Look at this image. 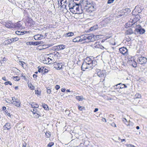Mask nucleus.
<instances>
[{"mask_svg":"<svg viewBox=\"0 0 147 147\" xmlns=\"http://www.w3.org/2000/svg\"><path fill=\"white\" fill-rule=\"evenodd\" d=\"M125 33L127 34H131L133 33V32L132 29L131 28H129L127 30Z\"/></svg>","mask_w":147,"mask_h":147,"instance_id":"nucleus-19","label":"nucleus"},{"mask_svg":"<svg viewBox=\"0 0 147 147\" xmlns=\"http://www.w3.org/2000/svg\"><path fill=\"white\" fill-rule=\"evenodd\" d=\"M26 143L25 142H24L22 143V147H26Z\"/></svg>","mask_w":147,"mask_h":147,"instance_id":"nucleus-54","label":"nucleus"},{"mask_svg":"<svg viewBox=\"0 0 147 147\" xmlns=\"http://www.w3.org/2000/svg\"><path fill=\"white\" fill-rule=\"evenodd\" d=\"M99 42H96L94 44V47L96 48H99Z\"/></svg>","mask_w":147,"mask_h":147,"instance_id":"nucleus-32","label":"nucleus"},{"mask_svg":"<svg viewBox=\"0 0 147 147\" xmlns=\"http://www.w3.org/2000/svg\"><path fill=\"white\" fill-rule=\"evenodd\" d=\"M76 98L77 100L80 101H82L84 99L82 96H78L76 97Z\"/></svg>","mask_w":147,"mask_h":147,"instance_id":"nucleus-22","label":"nucleus"},{"mask_svg":"<svg viewBox=\"0 0 147 147\" xmlns=\"http://www.w3.org/2000/svg\"><path fill=\"white\" fill-rule=\"evenodd\" d=\"M16 69V70H15V71H16L17 73L19 74L20 72V71L18 69Z\"/></svg>","mask_w":147,"mask_h":147,"instance_id":"nucleus-57","label":"nucleus"},{"mask_svg":"<svg viewBox=\"0 0 147 147\" xmlns=\"http://www.w3.org/2000/svg\"><path fill=\"white\" fill-rule=\"evenodd\" d=\"M13 80L16 81H18L20 80V79L19 78L18 79V77L16 76L15 77H13Z\"/></svg>","mask_w":147,"mask_h":147,"instance_id":"nucleus-43","label":"nucleus"},{"mask_svg":"<svg viewBox=\"0 0 147 147\" xmlns=\"http://www.w3.org/2000/svg\"><path fill=\"white\" fill-rule=\"evenodd\" d=\"M45 135L47 138L49 137L50 136V135L49 134V133H46Z\"/></svg>","mask_w":147,"mask_h":147,"instance_id":"nucleus-55","label":"nucleus"},{"mask_svg":"<svg viewBox=\"0 0 147 147\" xmlns=\"http://www.w3.org/2000/svg\"><path fill=\"white\" fill-rule=\"evenodd\" d=\"M102 121H105V122H107L105 118H103L102 119Z\"/></svg>","mask_w":147,"mask_h":147,"instance_id":"nucleus-63","label":"nucleus"},{"mask_svg":"<svg viewBox=\"0 0 147 147\" xmlns=\"http://www.w3.org/2000/svg\"><path fill=\"white\" fill-rule=\"evenodd\" d=\"M78 108L81 111H82L83 110V108L82 107L80 106H78Z\"/></svg>","mask_w":147,"mask_h":147,"instance_id":"nucleus-49","label":"nucleus"},{"mask_svg":"<svg viewBox=\"0 0 147 147\" xmlns=\"http://www.w3.org/2000/svg\"><path fill=\"white\" fill-rule=\"evenodd\" d=\"M55 88L56 90H58L60 88V86L58 85H56L55 86Z\"/></svg>","mask_w":147,"mask_h":147,"instance_id":"nucleus-50","label":"nucleus"},{"mask_svg":"<svg viewBox=\"0 0 147 147\" xmlns=\"http://www.w3.org/2000/svg\"><path fill=\"white\" fill-rule=\"evenodd\" d=\"M2 80H4V81H6V78L5 76L3 77L2 78Z\"/></svg>","mask_w":147,"mask_h":147,"instance_id":"nucleus-61","label":"nucleus"},{"mask_svg":"<svg viewBox=\"0 0 147 147\" xmlns=\"http://www.w3.org/2000/svg\"><path fill=\"white\" fill-rule=\"evenodd\" d=\"M3 127L4 129H7L8 130L10 129L11 128L10 123H6L3 126Z\"/></svg>","mask_w":147,"mask_h":147,"instance_id":"nucleus-15","label":"nucleus"},{"mask_svg":"<svg viewBox=\"0 0 147 147\" xmlns=\"http://www.w3.org/2000/svg\"><path fill=\"white\" fill-rule=\"evenodd\" d=\"M72 7L73 8H71V9H70L71 12H73V10L74 11V12H75L76 11H75V10H74V9H75L76 10V12L78 11H79V8L78 7H77L76 6L74 5Z\"/></svg>","mask_w":147,"mask_h":147,"instance_id":"nucleus-14","label":"nucleus"},{"mask_svg":"<svg viewBox=\"0 0 147 147\" xmlns=\"http://www.w3.org/2000/svg\"><path fill=\"white\" fill-rule=\"evenodd\" d=\"M88 42L93 41L95 40L94 36L92 34H88Z\"/></svg>","mask_w":147,"mask_h":147,"instance_id":"nucleus-11","label":"nucleus"},{"mask_svg":"<svg viewBox=\"0 0 147 147\" xmlns=\"http://www.w3.org/2000/svg\"><path fill=\"white\" fill-rule=\"evenodd\" d=\"M4 25L6 27L10 28H12L14 26L12 22L10 21H8L6 22Z\"/></svg>","mask_w":147,"mask_h":147,"instance_id":"nucleus-7","label":"nucleus"},{"mask_svg":"<svg viewBox=\"0 0 147 147\" xmlns=\"http://www.w3.org/2000/svg\"><path fill=\"white\" fill-rule=\"evenodd\" d=\"M97 62L93 60L89 57L86 58L81 66L82 69L85 71L86 69H91L96 65Z\"/></svg>","mask_w":147,"mask_h":147,"instance_id":"nucleus-1","label":"nucleus"},{"mask_svg":"<svg viewBox=\"0 0 147 147\" xmlns=\"http://www.w3.org/2000/svg\"><path fill=\"white\" fill-rule=\"evenodd\" d=\"M54 145V143L51 142L49 143L47 145V147H51L53 145Z\"/></svg>","mask_w":147,"mask_h":147,"instance_id":"nucleus-39","label":"nucleus"},{"mask_svg":"<svg viewBox=\"0 0 147 147\" xmlns=\"http://www.w3.org/2000/svg\"><path fill=\"white\" fill-rule=\"evenodd\" d=\"M6 109V107H5L4 106L2 108V110L3 111H5V110Z\"/></svg>","mask_w":147,"mask_h":147,"instance_id":"nucleus-62","label":"nucleus"},{"mask_svg":"<svg viewBox=\"0 0 147 147\" xmlns=\"http://www.w3.org/2000/svg\"><path fill=\"white\" fill-rule=\"evenodd\" d=\"M33 43L34 42H27L26 44L27 45H34Z\"/></svg>","mask_w":147,"mask_h":147,"instance_id":"nucleus-41","label":"nucleus"},{"mask_svg":"<svg viewBox=\"0 0 147 147\" xmlns=\"http://www.w3.org/2000/svg\"><path fill=\"white\" fill-rule=\"evenodd\" d=\"M115 0H108L107 2L108 4H110L113 3Z\"/></svg>","mask_w":147,"mask_h":147,"instance_id":"nucleus-47","label":"nucleus"},{"mask_svg":"<svg viewBox=\"0 0 147 147\" xmlns=\"http://www.w3.org/2000/svg\"><path fill=\"white\" fill-rule=\"evenodd\" d=\"M105 21V22H107V24H108V23H109L110 22V20L109 19H107L106 20H104Z\"/></svg>","mask_w":147,"mask_h":147,"instance_id":"nucleus-52","label":"nucleus"},{"mask_svg":"<svg viewBox=\"0 0 147 147\" xmlns=\"http://www.w3.org/2000/svg\"><path fill=\"white\" fill-rule=\"evenodd\" d=\"M22 23L20 21L17 22L16 23L14 26L15 28H20L22 26Z\"/></svg>","mask_w":147,"mask_h":147,"instance_id":"nucleus-16","label":"nucleus"},{"mask_svg":"<svg viewBox=\"0 0 147 147\" xmlns=\"http://www.w3.org/2000/svg\"><path fill=\"white\" fill-rule=\"evenodd\" d=\"M42 106L44 109L46 110H48L49 109L48 105L46 104H43L42 105Z\"/></svg>","mask_w":147,"mask_h":147,"instance_id":"nucleus-30","label":"nucleus"},{"mask_svg":"<svg viewBox=\"0 0 147 147\" xmlns=\"http://www.w3.org/2000/svg\"><path fill=\"white\" fill-rule=\"evenodd\" d=\"M135 9H136L138 11V13H140L142 11L143 9L141 8L139 6H136Z\"/></svg>","mask_w":147,"mask_h":147,"instance_id":"nucleus-18","label":"nucleus"},{"mask_svg":"<svg viewBox=\"0 0 147 147\" xmlns=\"http://www.w3.org/2000/svg\"><path fill=\"white\" fill-rule=\"evenodd\" d=\"M85 6L88 12H91L94 10V7L92 5L90 6L85 5Z\"/></svg>","mask_w":147,"mask_h":147,"instance_id":"nucleus-6","label":"nucleus"},{"mask_svg":"<svg viewBox=\"0 0 147 147\" xmlns=\"http://www.w3.org/2000/svg\"><path fill=\"white\" fill-rule=\"evenodd\" d=\"M5 112L6 115L10 117H11V115L8 112L7 110L5 111Z\"/></svg>","mask_w":147,"mask_h":147,"instance_id":"nucleus-36","label":"nucleus"},{"mask_svg":"<svg viewBox=\"0 0 147 147\" xmlns=\"http://www.w3.org/2000/svg\"><path fill=\"white\" fill-rule=\"evenodd\" d=\"M98 28V26L97 25L93 27H91L90 28V30L91 31H92L96 30L97 28Z\"/></svg>","mask_w":147,"mask_h":147,"instance_id":"nucleus-28","label":"nucleus"},{"mask_svg":"<svg viewBox=\"0 0 147 147\" xmlns=\"http://www.w3.org/2000/svg\"><path fill=\"white\" fill-rule=\"evenodd\" d=\"M127 25H128V27H130L131 26L132 27H134L135 28V30L134 33L136 34H143L145 32V30L140 25H137L136 22L133 24H130L127 23Z\"/></svg>","mask_w":147,"mask_h":147,"instance_id":"nucleus-2","label":"nucleus"},{"mask_svg":"<svg viewBox=\"0 0 147 147\" xmlns=\"http://www.w3.org/2000/svg\"><path fill=\"white\" fill-rule=\"evenodd\" d=\"M16 33L18 35H20L23 34L24 32L17 30L16 31Z\"/></svg>","mask_w":147,"mask_h":147,"instance_id":"nucleus-29","label":"nucleus"},{"mask_svg":"<svg viewBox=\"0 0 147 147\" xmlns=\"http://www.w3.org/2000/svg\"><path fill=\"white\" fill-rule=\"evenodd\" d=\"M47 88V93L50 94L51 93V89L50 88Z\"/></svg>","mask_w":147,"mask_h":147,"instance_id":"nucleus-44","label":"nucleus"},{"mask_svg":"<svg viewBox=\"0 0 147 147\" xmlns=\"http://www.w3.org/2000/svg\"><path fill=\"white\" fill-rule=\"evenodd\" d=\"M116 86L117 88H115V89H121L123 88H127V86L124 84H123L122 83H119L117 84H116L115 86H114V87Z\"/></svg>","mask_w":147,"mask_h":147,"instance_id":"nucleus-9","label":"nucleus"},{"mask_svg":"<svg viewBox=\"0 0 147 147\" xmlns=\"http://www.w3.org/2000/svg\"><path fill=\"white\" fill-rule=\"evenodd\" d=\"M11 98H6L5 99V101L7 103H11V102L13 100V98L11 97Z\"/></svg>","mask_w":147,"mask_h":147,"instance_id":"nucleus-17","label":"nucleus"},{"mask_svg":"<svg viewBox=\"0 0 147 147\" xmlns=\"http://www.w3.org/2000/svg\"><path fill=\"white\" fill-rule=\"evenodd\" d=\"M41 44V42L39 41H36L34 42V45H40Z\"/></svg>","mask_w":147,"mask_h":147,"instance_id":"nucleus-35","label":"nucleus"},{"mask_svg":"<svg viewBox=\"0 0 147 147\" xmlns=\"http://www.w3.org/2000/svg\"><path fill=\"white\" fill-rule=\"evenodd\" d=\"M5 45H8L10 44L11 43V42L10 41V40L9 39H7L5 41Z\"/></svg>","mask_w":147,"mask_h":147,"instance_id":"nucleus-33","label":"nucleus"},{"mask_svg":"<svg viewBox=\"0 0 147 147\" xmlns=\"http://www.w3.org/2000/svg\"><path fill=\"white\" fill-rule=\"evenodd\" d=\"M141 97V95L139 93H137L135 95V97L136 98H140Z\"/></svg>","mask_w":147,"mask_h":147,"instance_id":"nucleus-34","label":"nucleus"},{"mask_svg":"<svg viewBox=\"0 0 147 147\" xmlns=\"http://www.w3.org/2000/svg\"><path fill=\"white\" fill-rule=\"evenodd\" d=\"M79 36L76 37V38H74L73 39V41L74 42H79Z\"/></svg>","mask_w":147,"mask_h":147,"instance_id":"nucleus-31","label":"nucleus"},{"mask_svg":"<svg viewBox=\"0 0 147 147\" xmlns=\"http://www.w3.org/2000/svg\"><path fill=\"white\" fill-rule=\"evenodd\" d=\"M35 110L34 109H33L32 111L33 114H36V113H35Z\"/></svg>","mask_w":147,"mask_h":147,"instance_id":"nucleus-60","label":"nucleus"},{"mask_svg":"<svg viewBox=\"0 0 147 147\" xmlns=\"http://www.w3.org/2000/svg\"><path fill=\"white\" fill-rule=\"evenodd\" d=\"M96 72H97V75L100 77L104 78L106 76L105 71H101L100 69H97Z\"/></svg>","mask_w":147,"mask_h":147,"instance_id":"nucleus-4","label":"nucleus"},{"mask_svg":"<svg viewBox=\"0 0 147 147\" xmlns=\"http://www.w3.org/2000/svg\"><path fill=\"white\" fill-rule=\"evenodd\" d=\"M84 36H83L82 38H81L79 36V42H81L83 40H85V39H84Z\"/></svg>","mask_w":147,"mask_h":147,"instance_id":"nucleus-40","label":"nucleus"},{"mask_svg":"<svg viewBox=\"0 0 147 147\" xmlns=\"http://www.w3.org/2000/svg\"><path fill=\"white\" fill-rule=\"evenodd\" d=\"M33 76L34 78H36L37 77V76L35 74H34Z\"/></svg>","mask_w":147,"mask_h":147,"instance_id":"nucleus-64","label":"nucleus"},{"mask_svg":"<svg viewBox=\"0 0 147 147\" xmlns=\"http://www.w3.org/2000/svg\"><path fill=\"white\" fill-rule=\"evenodd\" d=\"M74 33L73 32H69L66 33L65 34V37H68V36H71L74 35Z\"/></svg>","mask_w":147,"mask_h":147,"instance_id":"nucleus-24","label":"nucleus"},{"mask_svg":"<svg viewBox=\"0 0 147 147\" xmlns=\"http://www.w3.org/2000/svg\"><path fill=\"white\" fill-rule=\"evenodd\" d=\"M126 124L127 126H129V128L130 129H132L133 128L134 124L132 122H130L128 124L126 123Z\"/></svg>","mask_w":147,"mask_h":147,"instance_id":"nucleus-23","label":"nucleus"},{"mask_svg":"<svg viewBox=\"0 0 147 147\" xmlns=\"http://www.w3.org/2000/svg\"><path fill=\"white\" fill-rule=\"evenodd\" d=\"M38 72L40 73L41 72L42 74L43 71H44L43 69H44V67H42L40 68V67L38 66Z\"/></svg>","mask_w":147,"mask_h":147,"instance_id":"nucleus-26","label":"nucleus"},{"mask_svg":"<svg viewBox=\"0 0 147 147\" xmlns=\"http://www.w3.org/2000/svg\"><path fill=\"white\" fill-rule=\"evenodd\" d=\"M65 46L63 45H59L57 46V51L62 50L65 48Z\"/></svg>","mask_w":147,"mask_h":147,"instance_id":"nucleus-13","label":"nucleus"},{"mask_svg":"<svg viewBox=\"0 0 147 147\" xmlns=\"http://www.w3.org/2000/svg\"><path fill=\"white\" fill-rule=\"evenodd\" d=\"M54 67L57 69L59 70L62 68L61 63H56V64H54Z\"/></svg>","mask_w":147,"mask_h":147,"instance_id":"nucleus-12","label":"nucleus"},{"mask_svg":"<svg viewBox=\"0 0 147 147\" xmlns=\"http://www.w3.org/2000/svg\"><path fill=\"white\" fill-rule=\"evenodd\" d=\"M43 72H42V74H44L45 73H46L48 72V70L46 68H44L43 69Z\"/></svg>","mask_w":147,"mask_h":147,"instance_id":"nucleus-46","label":"nucleus"},{"mask_svg":"<svg viewBox=\"0 0 147 147\" xmlns=\"http://www.w3.org/2000/svg\"><path fill=\"white\" fill-rule=\"evenodd\" d=\"M137 61L139 64H143L146 63L147 62V59L145 57H141L138 58Z\"/></svg>","mask_w":147,"mask_h":147,"instance_id":"nucleus-3","label":"nucleus"},{"mask_svg":"<svg viewBox=\"0 0 147 147\" xmlns=\"http://www.w3.org/2000/svg\"><path fill=\"white\" fill-rule=\"evenodd\" d=\"M119 51L123 55L127 54V49L126 47H124L120 48Z\"/></svg>","mask_w":147,"mask_h":147,"instance_id":"nucleus-8","label":"nucleus"},{"mask_svg":"<svg viewBox=\"0 0 147 147\" xmlns=\"http://www.w3.org/2000/svg\"><path fill=\"white\" fill-rule=\"evenodd\" d=\"M68 6L69 7V9L70 10V9H71V8H73V6L72 5H71V4L70 2L69 3V4L68 5Z\"/></svg>","mask_w":147,"mask_h":147,"instance_id":"nucleus-51","label":"nucleus"},{"mask_svg":"<svg viewBox=\"0 0 147 147\" xmlns=\"http://www.w3.org/2000/svg\"><path fill=\"white\" fill-rule=\"evenodd\" d=\"M31 106L33 108H38L39 107L38 105L35 102L32 103Z\"/></svg>","mask_w":147,"mask_h":147,"instance_id":"nucleus-21","label":"nucleus"},{"mask_svg":"<svg viewBox=\"0 0 147 147\" xmlns=\"http://www.w3.org/2000/svg\"><path fill=\"white\" fill-rule=\"evenodd\" d=\"M111 125L112 126L114 127H116V125L114 123H111Z\"/></svg>","mask_w":147,"mask_h":147,"instance_id":"nucleus-48","label":"nucleus"},{"mask_svg":"<svg viewBox=\"0 0 147 147\" xmlns=\"http://www.w3.org/2000/svg\"><path fill=\"white\" fill-rule=\"evenodd\" d=\"M20 62L21 63V64H20V65H21L23 67V65H24V64L25 63L24 62H23V61H20Z\"/></svg>","mask_w":147,"mask_h":147,"instance_id":"nucleus-56","label":"nucleus"},{"mask_svg":"<svg viewBox=\"0 0 147 147\" xmlns=\"http://www.w3.org/2000/svg\"><path fill=\"white\" fill-rule=\"evenodd\" d=\"M35 113H36V114H37V115H39L40 116H41L40 113L36 109Z\"/></svg>","mask_w":147,"mask_h":147,"instance_id":"nucleus-42","label":"nucleus"},{"mask_svg":"<svg viewBox=\"0 0 147 147\" xmlns=\"http://www.w3.org/2000/svg\"><path fill=\"white\" fill-rule=\"evenodd\" d=\"M92 1L90 0H87L86 2V5L89 6L92 5Z\"/></svg>","mask_w":147,"mask_h":147,"instance_id":"nucleus-25","label":"nucleus"},{"mask_svg":"<svg viewBox=\"0 0 147 147\" xmlns=\"http://www.w3.org/2000/svg\"><path fill=\"white\" fill-rule=\"evenodd\" d=\"M52 59L49 57H44L43 60V63L44 64H50L52 63Z\"/></svg>","mask_w":147,"mask_h":147,"instance_id":"nucleus-5","label":"nucleus"},{"mask_svg":"<svg viewBox=\"0 0 147 147\" xmlns=\"http://www.w3.org/2000/svg\"><path fill=\"white\" fill-rule=\"evenodd\" d=\"M28 86L32 90H33L34 89V87L31 84H30L28 85Z\"/></svg>","mask_w":147,"mask_h":147,"instance_id":"nucleus-37","label":"nucleus"},{"mask_svg":"<svg viewBox=\"0 0 147 147\" xmlns=\"http://www.w3.org/2000/svg\"><path fill=\"white\" fill-rule=\"evenodd\" d=\"M11 103L13 104L16 107H19L20 106L21 102L20 100H13L11 102Z\"/></svg>","mask_w":147,"mask_h":147,"instance_id":"nucleus-10","label":"nucleus"},{"mask_svg":"<svg viewBox=\"0 0 147 147\" xmlns=\"http://www.w3.org/2000/svg\"><path fill=\"white\" fill-rule=\"evenodd\" d=\"M84 38L86 42H88L89 38H88V34H86L84 36Z\"/></svg>","mask_w":147,"mask_h":147,"instance_id":"nucleus-27","label":"nucleus"},{"mask_svg":"<svg viewBox=\"0 0 147 147\" xmlns=\"http://www.w3.org/2000/svg\"><path fill=\"white\" fill-rule=\"evenodd\" d=\"M40 34L35 35L34 36V38L35 40H40Z\"/></svg>","mask_w":147,"mask_h":147,"instance_id":"nucleus-20","label":"nucleus"},{"mask_svg":"<svg viewBox=\"0 0 147 147\" xmlns=\"http://www.w3.org/2000/svg\"><path fill=\"white\" fill-rule=\"evenodd\" d=\"M13 39L14 42L17 41L19 39V38L18 37H15L14 38H13Z\"/></svg>","mask_w":147,"mask_h":147,"instance_id":"nucleus-53","label":"nucleus"},{"mask_svg":"<svg viewBox=\"0 0 147 147\" xmlns=\"http://www.w3.org/2000/svg\"><path fill=\"white\" fill-rule=\"evenodd\" d=\"M9 82L10 81H7V82H5V83L4 84H5V85H7L8 84H9Z\"/></svg>","mask_w":147,"mask_h":147,"instance_id":"nucleus-59","label":"nucleus"},{"mask_svg":"<svg viewBox=\"0 0 147 147\" xmlns=\"http://www.w3.org/2000/svg\"><path fill=\"white\" fill-rule=\"evenodd\" d=\"M35 92H36V94H40V92L38 90H37L36 91V90Z\"/></svg>","mask_w":147,"mask_h":147,"instance_id":"nucleus-58","label":"nucleus"},{"mask_svg":"<svg viewBox=\"0 0 147 147\" xmlns=\"http://www.w3.org/2000/svg\"><path fill=\"white\" fill-rule=\"evenodd\" d=\"M134 64H133L132 65V66L134 67H137V63H136V61H134Z\"/></svg>","mask_w":147,"mask_h":147,"instance_id":"nucleus-45","label":"nucleus"},{"mask_svg":"<svg viewBox=\"0 0 147 147\" xmlns=\"http://www.w3.org/2000/svg\"><path fill=\"white\" fill-rule=\"evenodd\" d=\"M135 18L136 19V20H140V16L139 15H138V14L137 15H135Z\"/></svg>","mask_w":147,"mask_h":147,"instance_id":"nucleus-38","label":"nucleus"}]
</instances>
